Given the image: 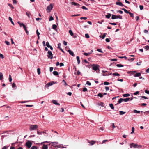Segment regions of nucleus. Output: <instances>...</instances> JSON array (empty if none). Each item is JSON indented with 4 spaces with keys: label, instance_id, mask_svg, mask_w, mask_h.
Returning <instances> with one entry per match:
<instances>
[{
    "label": "nucleus",
    "instance_id": "1",
    "mask_svg": "<svg viewBox=\"0 0 149 149\" xmlns=\"http://www.w3.org/2000/svg\"><path fill=\"white\" fill-rule=\"evenodd\" d=\"M38 127V125H31L30 127L29 130L30 131H32L33 130H36Z\"/></svg>",
    "mask_w": 149,
    "mask_h": 149
},
{
    "label": "nucleus",
    "instance_id": "2",
    "mask_svg": "<svg viewBox=\"0 0 149 149\" xmlns=\"http://www.w3.org/2000/svg\"><path fill=\"white\" fill-rule=\"evenodd\" d=\"M53 8V5L52 4H51L48 6L47 8V10L48 12H49L51 11V10Z\"/></svg>",
    "mask_w": 149,
    "mask_h": 149
},
{
    "label": "nucleus",
    "instance_id": "3",
    "mask_svg": "<svg viewBox=\"0 0 149 149\" xmlns=\"http://www.w3.org/2000/svg\"><path fill=\"white\" fill-rule=\"evenodd\" d=\"M48 58H50V59H52L53 58V54L51 52V51L50 50H49L48 52Z\"/></svg>",
    "mask_w": 149,
    "mask_h": 149
},
{
    "label": "nucleus",
    "instance_id": "4",
    "mask_svg": "<svg viewBox=\"0 0 149 149\" xmlns=\"http://www.w3.org/2000/svg\"><path fill=\"white\" fill-rule=\"evenodd\" d=\"M99 67V66L97 64H93L92 67V69L95 71H97Z\"/></svg>",
    "mask_w": 149,
    "mask_h": 149
},
{
    "label": "nucleus",
    "instance_id": "5",
    "mask_svg": "<svg viewBox=\"0 0 149 149\" xmlns=\"http://www.w3.org/2000/svg\"><path fill=\"white\" fill-rule=\"evenodd\" d=\"M32 143L30 141H28L26 143V145L28 148H30L31 146Z\"/></svg>",
    "mask_w": 149,
    "mask_h": 149
},
{
    "label": "nucleus",
    "instance_id": "6",
    "mask_svg": "<svg viewBox=\"0 0 149 149\" xmlns=\"http://www.w3.org/2000/svg\"><path fill=\"white\" fill-rule=\"evenodd\" d=\"M142 146L141 145H138L137 144H134L133 146L134 148H137L138 149L141 148H142Z\"/></svg>",
    "mask_w": 149,
    "mask_h": 149
},
{
    "label": "nucleus",
    "instance_id": "7",
    "mask_svg": "<svg viewBox=\"0 0 149 149\" xmlns=\"http://www.w3.org/2000/svg\"><path fill=\"white\" fill-rule=\"evenodd\" d=\"M55 83H54V82H53V81L52 82H50L48 83V84H46L45 85V87H48L49 86H52Z\"/></svg>",
    "mask_w": 149,
    "mask_h": 149
},
{
    "label": "nucleus",
    "instance_id": "8",
    "mask_svg": "<svg viewBox=\"0 0 149 149\" xmlns=\"http://www.w3.org/2000/svg\"><path fill=\"white\" fill-rule=\"evenodd\" d=\"M116 5H118L120 6H121L122 7L123 6L125 7V8H127V7L126 6H124L122 4V2H120V1H117V2H116Z\"/></svg>",
    "mask_w": 149,
    "mask_h": 149
},
{
    "label": "nucleus",
    "instance_id": "9",
    "mask_svg": "<svg viewBox=\"0 0 149 149\" xmlns=\"http://www.w3.org/2000/svg\"><path fill=\"white\" fill-rule=\"evenodd\" d=\"M46 46H47V47L48 48H50V49L52 50L53 49V48L50 45H49V42H47L46 43Z\"/></svg>",
    "mask_w": 149,
    "mask_h": 149
},
{
    "label": "nucleus",
    "instance_id": "10",
    "mask_svg": "<svg viewBox=\"0 0 149 149\" xmlns=\"http://www.w3.org/2000/svg\"><path fill=\"white\" fill-rule=\"evenodd\" d=\"M67 52H68L69 54L71 55V56H75L74 55V53L71 50L69 49L67 50Z\"/></svg>",
    "mask_w": 149,
    "mask_h": 149
},
{
    "label": "nucleus",
    "instance_id": "11",
    "mask_svg": "<svg viewBox=\"0 0 149 149\" xmlns=\"http://www.w3.org/2000/svg\"><path fill=\"white\" fill-rule=\"evenodd\" d=\"M23 27L27 35L29 34V31L27 30V27L26 26L24 25Z\"/></svg>",
    "mask_w": 149,
    "mask_h": 149
},
{
    "label": "nucleus",
    "instance_id": "12",
    "mask_svg": "<svg viewBox=\"0 0 149 149\" xmlns=\"http://www.w3.org/2000/svg\"><path fill=\"white\" fill-rule=\"evenodd\" d=\"M52 102L53 104L57 105H60V104L59 103L57 102V101L56 100H52Z\"/></svg>",
    "mask_w": 149,
    "mask_h": 149
},
{
    "label": "nucleus",
    "instance_id": "13",
    "mask_svg": "<svg viewBox=\"0 0 149 149\" xmlns=\"http://www.w3.org/2000/svg\"><path fill=\"white\" fill-rule=\"evenodd\" d=\"M71 4L73 5H74V6H78V7H79L80 6V5L79 4L76 3L74 2H72L71 3Z\"/></svg>",
    "mask_w": 149,
    "mask_h": 149
},
{
    "label": "nucleus",
    "instance_id": "14",
    "mask_svg": "<svg viewBox=\"0 0 149 149\" xmlns=\"http://www.w3.org/2000/svg\"><path fill=\"white\" fill-rule=\"evenodd\" d=\"M3 73L0 72V80L2 81L3 80Z\"/></svg>",
    "mask_w": 149,
    "mask_h": 149
},
{
    "label": "nucleus",
    "instance_id": "15",
    "mask_svg": "<svg viewBox=\"0 0 149 149\" xmlns=\"http://www.w3.org/2000/svg\"><path fill=\"white\" fill-rule=\"evenodd\" d=\"M141 75V74L140 73H136L135 75H134V77H139Z\"/></svg>",
    "mask_w": 149,
    "mask_h": 149
},
{
    "label": "nucleus",
    "instance_id": "16",
    "mask_svg": "<svg viewBox=\"0 0 149 149\" xmlns=\"http://www.w3.org/2000/svg\"><path fill=\"white\" fill-rule=\"evenodd\" d=\"M17 23L19 25L20 27H23L24 25V24L22 23H21L19 21Z\"/></svg>",
    "mask_w": 149,
    "mask_h": 149
},
{
    "label": "nucleus",
    "instance_id": "17",
    "mask_svg": "<svg viewBox=\"0 0 149 149\" xmlns=\"http://www.w3.org/2000/svg\"><path fill=\"white\" fill-rule=\"evenodd\" d=\"M48 147L47 145H43L42 149H48Z\"/></svg>",
    "mask_w": 149,
    "mask_h": 149
},
{
    "label": "nucleus",
    "instance_id": "18",
    "mask_svg": "<svg viewBox=\"0 0 149 149\" xmlns=\"http://www.w3.org/2000/svg\"><path fill=\"white\" fill-rule=\"evenodd\" d=\"M130 99V98H129L123 99V101H124L125 102H127L129 101Z\"/></svg>",
    "mask_w": 149,
    "mask_h": 149
},
{
    "label": "nucleus",
    "instance_id": "19",
    "mask_svg": "<svg viewBox=\"0 0 149 149\" xmlns=\"http://www.w3.org/2000/svg\"><path fill=\"white\" fill-rule=\"evenodd\" d=\"M77 59V61L78 64H79L80 62V61L79 59V56H77L76 57Z\"/></svg>",
    "mask_w": 149,
    "mask_h": 149
},
{
    "label": "nucleus",
    "instance_id": "20",
    "mask_svg": "<svg viewBox=\"0 0 149 149\" xmlns=\"http://www.w3.org/2000/svg\"><path fill=\"white\" fill-rule=\"evenodd\" d=\"M26 14L28 16L29 18H30V15H31L30 13L29 12H26Z\"/></svg>",
    "mask_w": 149,
    "mask_h": 149
},
{
    "label": "nucleus",
    "instance_id": "21",
    "mask_svg": "<svg viewBox=\"0 0 149 149\" xmlns=\"http://www.w3.org/2000/svg\"><path fill=\"white\" fill-rule=\"evenodd\" d=\"M53 73V74L55 76H57L58 74V73L57 71H54Z\"/></svg>",
    "mask_w": 149,
    "mask_h": 149
},
{
    "label": "nucleus",
    "instance_id": "22",
    "mask_svg": "<svg viewBox=\"0 0 149 149\" xmlns=\"http://www.w3.org/2000/svg\"><path fill=\"white\" fill-rule=\"evenodd\" d=\"M111 15V14L110 13H108L107 15H106V17L109 19L110 18Z\"/></svg>",
    "mask_w": 149,
    "mask_h": 149
},
{
    "label": "nucleus",
    "instance_id": "23",
    "mask_svg": "<svg viewBox=\"0 0 149 149\" xmlns=\"http://www.w3.org/2000/svg\"><path fill=\"white\" fill-rule=\"evenodd\" d=\"M112 75L114 76H119L120 74L117 72H115Z\"/></svg>",
    "mask_w": 149,
    "mask_h": 149
},
{
    "label": "nucleus",
    "instance_id": "24",
    "mask_svg": "<svg viewBox=\"0 0 149 149\" xmlns=\"http://www.w3.org/2000/svg\"><path fill=\"white\" fill-rule=\"evenodd\" d=\"M9 20L11 21L12 24H13V25H14V23L12 21V18L10 17H9Z\"/></svg>",
    "mask_w": 149,
    "mask_h": 149
},
{
    "label": "nucleus",
    "instance_id": "25",
    "mask_svg": "<svg viewBox=\"0 0 149 149\" xmlns=\"http://www.w3.org/2000/svg\"><path fill=\"white\" fill-rule=\"evenodd\" d=\"M97 95L100 97V98H102L103 96V95L101 93H99Z\"/></svg>",
    "mask_w": 149,
    "mask_h": 149
},
{
    "label": "nucleus",
    "instance_id": "26",
    "mask_svg": "<svg viewBox=\"0 0 149 149\" xmlns=\"http://www.w3.org/2000/svg\"><path fill=\"white\" fill-rule=\"evenodd\" d=\"M116 19V15H112L111 19Z\"/></svg>",
    "mask_w": 149,
    "mask_h": 149
},
{
    "label": "nucleus",
    "instance_id": "27",
    "mask_svg": "<svg viewBox=\"0 0 149 149\" xmlns=\"http://www.w3.org/2000/svg\"><path fill=\"white\" fill-rule=\"evenodd\" d=\"M122 10H123L127 14H129L130 12H128L127 10L125 8H122Z\"/></svg>",
    "mask_w": 149,
    "mask_h": 149
},
{
    "label": "nucleus",
    "instance_id": "28",
    "mask_svg": "<svg viewBox=\"0 0 149 149\" xmlns=\"http://www.w3.org/2000/svg\"><path fill=\"white\" fill-rule=\"evenodd\" d=\"M116 19H122V17L120 15H116Z\"/></svg>",
    "mask_w": 149,
    "mask_h": 149
},
{
    "label": "nucleus",
    "instance_id": "29",
    "mask_svg": "<svg viewBox=\"0 0 149 149\" xmlns=\"http://www.w3.org/2000/svg\"><path fill=\"white\" fill-rule=\"evenodd\" d=\"M69 32L71 36H72L73 35V33L71 30H69Z\"/></svg>",
    "mask_w": 149,
    "mask_h": 149
},
{
    "label": "nucleus",
    "instance_id": "30",
    "mask_svg": "<svg viewBox=\"0 0 149 149\" xmlns=\"http://www.w3.org/2000/svg\"><path fill=\"white\" fill-rule=\"evenodd\" d=\"M109 106L111 107V108L112 109H114V107L113 105V104H109Z\"/></svg>",
    "mask_w": 149,
    "mask_h": 149
},
{
    "label": "nucleus",
    "instance_id": "31",
    "mask_svg": "<svg viewBox=\"0 0 149 149\" xmlns=\"http://www.w3.org/2000/svg\"><path fill=\"white\" fill-rule=\"evenodd\" d=\"M130 95L129 94L127 93L124 94L123 95V96L124 97H128Z\"/></svg>",
    "mask_w": 149,
    "mask_h": 149
},
{
    "label": "nucleus",
    "instance_id": "32",
    "mask_svg": "<svg viewBox=\"0 0 149 149\" xmlns=\"http://www.w3.org/2000/svg\"><path fill=\"white\" fill-rule=\"evenodd\" d=\"M98 105L99 106H101L102 107H103L104 106V104L102 102H100V103L98 104Z\"/></svg>",
    "mask_w": 149,
    "mask_h": 149
},
{
    "label": "nucleus",
    "instance_id": "33",
    "mask_svg": "<svg viewBox=\"0 0 149 149\" xmlns=\"http://www.w3.org/2000/svg\"><path fill=\"white\" fill-rule=\"evenodd\" d=\"M119 113H120V115H123V114H125L126 113V112L123 111H119Z\"/></svg>",
    "mask_w": 149,
    "mask_h": 149
},
{
    "label": "nucleus",
    "instance_id": "34",
    "mask_svg": "<svg viewBox=\"0 0 149 149\" xmlns=\"http://www.w3.org/2000/svg\"><path fill=\"white\" fill-rule=\"evenodd\" d=\"M140 112V111H138L136 110H134V113H139Z\"/></svg>",
    "mask_w": 149,
    "mask_h": 149
},
{
    "label": "nucleus",
    "instance_id": "35",
    "mask_svg": "<svg viewBox=\"0 0 149 149\" xmlns=\"http://www.w3.org/2000/svg\"><path fill=\"white\" fill-rule=\"evenodd\" d=\"M57 27V26L56 24H53L52 25V28L54 29H55Z\"/></svg>",
    "mask_w": 149,
    "mask_h": 149
},
{
    "label": "nucleus",
    "instance_id": "36",
    "mask_svg": "<svg viewBox=\"0 0 149 149\" xmlns=\"http://www.w3.org/2000/svg\"><path fill=\"white\" fill-rule=\"evenodd\" d=\"M116 66L118 67H123V65L121 64H117L116 65Z\"/></svg>",
    "mask_w": 149,
    "mask_h": 149
},
{
    "label": "nucleus",
    "instance_id": "37",
    "mask_svg": "<svg viewBox=\"0 0 149 149\" xmlns=\"http://www.w3.org/2000/svg\"><path fill=\"white\" fill-rule=\"evenodd\" d=\"M123 101V98H121L119 99L118 101V103L120 104Z\"/></svg>",
    "mask_w": 149,
    "mask_h": 149
},
{
    "label": "nucleus",
    "instance_id": "38",
    "mask_svg": "<svg viewBox=\"0 0 149 149\" xmlns=\"http://www.w3.org/2000/svg\"><path fill=\"white\" fill-rule=\"evenodd\" d=\"M8 5L12 9H13L14 8V7L13 6L12 4L10 3H8Z\"/></svg>",
    "mask_w": 149,
    "mask_h": 149
},
{
    "label": "nucleus",
    "instance_id": "39",
    "mask_svg": "<svg viewBox=\"0 0 149 149\" xmlns=\"http://www.w3.org/2000/svg\"><path fill=\"white\" fill-rule=\"evenodd\" d=\"M134 128L133 127L132 128V132H131V134H132L134 132Z\"/></svg>",
    "mask_w": 149,
    "mask_h": 149
},
{
    "label": "nucleus",
    "instance_id": "40",
    "mask_svg": "<svg viewBox=\"0 0 149 149\" xmlns=\"http://www.w3.org/2000/svg\"><path fill=\"white\" fill-rule=\"evenodd\" d=\"M91 54V53H84V55L85 56H87Z\"/></svg>",
    "mask_w": 149,
    "mask_h": 149
},
{
    "label": "nucleus",
    "instance_id": "41",
    "mask_svg": "<svg viewBox=\"0 0 149 149\" xmlns=\"http://www.w3.org/2000/svg\"><path fill=\"white\" fill-rule=\"evenodd\" d=\"M118 57L120 58H124L125 59H127V57L126 56H118Z\"/></svg>",
    "mask_w": 149,
    "mask_h": 149
},
{
    "label": "nucleus",
    "instance_id": "42",
    "mask_svg": "<svg viewBox=\"0 0 149 149\" xmlns=\"http://www.w3.org/2000/svg\"><path fill=\"white\" fill-rule=\"evenodd\" d=\"M144 48L146 50H148L149 49V46L148 45L145 46L144 47Z\"/></svg>",
    "mask_w": 149,
    "mask_h": 149
},
{
    "label": "nucleus",
    "instance_id": "43",
    "mask_svg": "<svg viewBox=\"0 0 149 149\" xmlns=\"http://www.w3.org/2000/svg\"><path fill=\"white\" fill-rule=\"evenodd\" d=\"M85 37L87 38H89V36L88 33L85 34Z\"/></svg>",
    "mask_w": 149,
    "mask_h": 149
},
{
    "label": "nucleus",
    "instance_id": "44",
    "mask_svg": "<svg viewBox=\"0 0 149 149\" xmlns=\"http://www.w3.org/2000/svg\"><path fill=\"white\" fill-rule=\"evenodd\" d=\"M37 72L38 74H40V70L39 68L37 69Z\"/></svg>",
    "mask_w": 149,
    "mask_h": 149
},
{
    "label": "nucleus",
    "instance_id": "45",
    "mask_svg": "<svg viewBox=\"0 0 149 149\" xmlns=\"http://www.w3.org/2000/svg\"><path fill=\"white\" fill-rule=\"evenodd\" d=\"M130 72L131 73V74H134V75L135 74H136V71H130Z\"/></svg>",
    "mask_w": 149,
    "mask_h": 149
},
{
    "label": "nucleus",
    "instance_id": "46",
    "mask_svg": "<svg viewBox=\"0 0 149 149\" xmlns=\"http://www.w3.org/2000/svg\"><path fill=\"white\" fill-rule=\"evenodd\" d=\"M54 20V18L52 16H50L49 19V21H51Z\"/></svg>",
    "mask_w": 149,
    "mask_h": 149
},
{
    "label": "nucleus",
    "instance_id": "47",
    "mask_svg": "<svg viewBox=\"0 0 149 149\" xmlns=\"http://www.w3.org/2000/svg\"><path fill=\"white\" fill-rule=\"evenodd\" d=\"M134 145V143H132L130 144V147L131 148H132V147H133V146Z\"/></svg>",
    "mask_w": 149,
    "mask_h": 149
},
{
    "label": "nucleus",
    "instance_id": "48",
    "mask_svg": "<svg viewBox=\"0 0 149 149\" xmlns=\"http://www.w3.org/2000/svg\"><path fill=\"white\" fill-rule=\"evenodd\" d=\"M9 80L10 82H11L12 81V78L10 75H9Z\"/></svg>",
    "mask_w": 149,
    "mask_h": 149
},
{
    "label": "nucleus",
    "instance_id": "49",
    "mask_svg": "<svg viewBox=\"0 0 149 149\" xmlns=\"http://www.w3.org/2000/svg\"><path fill=\"white\" fill-rule=\"evenodd\" d=\"M5 42L6 45H9L10 44V43L7 41H5Z\"/></svg>",
    "mask_w": 149,
    "mask_h": 149
},
{
    "label": "nucleus",
    "instance_id": "50",
    "mask_svg": "<svg viewBox=\"0 0 149 149\" xmlns=\"http://www.w3.org/2000/svg\"><path fill=\"white\" fill-rule=\"evenodd\" d=\"M84 10H87L88 8L84 6H83L81 7Z\"/></svg>",
    "mask_w": 149,
    "mask_h": 149
},
{
    "label": "nucleus",
    "instance_id": "51",
    "mask_svg": "<svg viewBox=\"0 0 149 149\" xmlns=\"http://www.w3.org/2000/svg\"><path fill=\"white\" fill-rule=\"evenodd\" d=\"M109 83L108 82H104V85H109Z\"/></svg>",
    "mask_w": 149,
    "mask_h": 149
},
{
    "label": "nucleus",
    "instance_id": "52",
    "mask_svg": "<svg viewBox=\"0 0 149 149\" xmlns=\"http://www.w3.org/2000/svg\"><path fill=\"white\" fill-rule=\"evenodd\" d=\"M143 113L144 114H146L147 115H148L149 114V111H147L145 112H144Z\"/></svg>",
    "mask_w": 149,
    "mask_h": 149
},
{
    "label": "nucleus",
    "instance_id": "53",
    "mask_svg": "<svg viewBox=\"0 0 149 149\" xmlns=\"http://www.w3.org/2000/svg\"><path fill=\"white\" fill-rule=\"evenodd\" d=\"M80 15L79 14H77L76 15H71L72 17H76L80 16Z\"/></svg>",
    "mask_w": 149,
    "mask_h": 149
},
{
    "label": "nucleus",
    "instance_id": "54",
    "mask_svg": "<svg viewBox=\"0 0 149 149\" xmlns=\"http://www.w3.org/2000/svg\"><path fill=\"white\" fill-rule=\"evenodd\" d=\"M140 9L141 10H142L143 8V6L142 5H140L139 6Z\"/></svg>",
    "mask_w": 149,
    "mask_h": 149
},
{
    "label": "nucleus",
    "instance_id": "55",
    "mask_svg": "<svg viewBox=\"0 0 149 149\" xmlns=\"http://www.w3.org/2000/svg\"><path fill=\"white\" fill-rule=\"evenodd\" d=\"M87 91V88L86 87L83 88V91L84 92L86 91Z\"/></svg>",
    "mask_w": 149,
    "mask_h": 149
},
{
    "label": "nucleus",
    "instance_id": "56",
    "mask_svg": "<svg viewBox=\"0 0 149 149\" xmlns=\"http://www.w3.org/2000/svg\"><path fill=\"white\" fill-rule=\"evenodd\" d=\"M130 15V16L132 17H134V15L131 12H130L129 13Z\"/></svg>",
    "mask_w": 149,
    "mask_h": 149
},
{
    "label": "nucleus",
    "instance_id": "57",
    "mask_svg": "<svg viewBox=\"0 0 149 149\" xmlns=\"http://www.w3.org/2000/svg\"><path fill=\"white\" fill-rule=\"evenodd\" d=\"M87 17H81L80 18V19H84V20H86L87 19Z\"/></svg>",
    "mask_w": 149,
    "mask_h": 149
},
{
    "label": "nucleus",
    "instance_id": "58",
    "mask_svg": "<svg viewBox=\"0 0 149 149\" xmlns=\"http://www.w3.org/2000/svg\"><path fill=\"white\" fill-rule=\"evenodd\" d=\"M31 149H37V148L36 147L33 146L31 147Z\"/></svg>",
    "mask_w": 149,
    "mask_h": 149
},
{
    "label": "nucleus",
    "instance_id": "59",
    "mask_svg": "<svg viewBox=\"0 0 149 149\" xmlns=\"http://www.w3.org/2000/svg\"><path fill=\"white\" fill-rule=\"evenodd\" d=\"M86 84L88 85L89 86H90L91 85V83L89 81H87L86 82Z\"/></svg>",
    "mask_w": 149,
    "mask_h": 149
},
{
    "label": "nucleus",
    "instance_id": "60",
    "mask_svg": "<svg viewBox=\"0 0 149 149\" xmlns=\"http://www.w3.org/2000/svg\"><path fill=\"white\" fill-rule=\"evenodd\" d=\"M8 147V146H5L2 148V149H7V148Z\"/></svg>",
    "mask_w": 149,
    "mask_h": 149
},
{
    "label": "nucleus",
    "instance_id": "61",
    "mask_svg": "<svg viewBox=\"0 0 149 149\" xmlns=\"http://www.w3.org/2000/svg\"><path fill=\"white\" fill-rule=\"evenodd\" d=\"M62 81L63 82H64V85L65 86H67L68 85L66 83V82L64 80H63V81Z\"/></svg>",
    "mask_w": 149,
    "mask_h": 149
},
{
    "label": "nucleus",
    "instance_id": "62",
    "mask_svg": "<svg viewBox=\"0 0 149 149\" xmlns=\"http://www.w3.org/2000/svg\"><path fill=\"white\" fill-rule=\"evenodd\" d=\"M12 87L13 88H14L16 87L15 84L14 83H13L12 84Z\"/></svg>",
    "mask_w": 149,
    "mask_h": 149
},
{
    "label": "nucleus",
    "instance_id": "63",
    "mask_svg": "<svg viewBox=\"0 0 149 149\" xmlns=\"http://www.w3.org/2000/svg\"><path fill=\"white\" fill-rule=\"evenodd\" d=\"M0 57L1 58H4L3 55L1 54H0Z\"/></svg>",
    "mask_w": 149,
    "mask_h": 149
},
{
    "label": "nucleus",
    "instance_id": "64",
    "mask_svg": "<svg viewBox=\"0 0 149 149\" xmlns=\"http://www.w3.org/2000/svg\"><path fill=\"white\" fill-rule=\"evenodd\" d=\"M145 92L146 93L148 94H149V90H145Z\"/></svg>",
    "mask_w": 149,
    "mask_h": 149
}]
</instances>
